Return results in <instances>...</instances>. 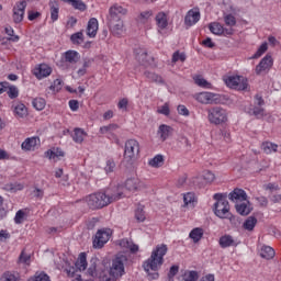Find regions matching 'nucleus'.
Returning <instances> with one entry per match:
<instances>
[{"label":"nucleus","mask_w":281,"mask_h":281,"mask_svg":"<svg viewBox=\"0 0 281 281\" xmlns=\"http://www.w3.org/2000/svg\"><path fill=\"white\" fill-rule=\"evenodd\" d=\"M32 259V256L25 254V250H22L19 262H22L23 265H30V260Z\"/></svg>","instance_id":"obj_56"},{"label":"nucleus","mask_w":281,"mask_h":281,"mask_svg":"<svg viewBox=\"0 0 281 281\" xmlns=\"http://www.w3.org/2000/svg\"><path fill=\"white\" fill-rule=\"evenodd\" d=\"M261 258L266 260H271L276 256V250L271 246H263L260 251Z\"/></svg>","instance_id":"obj_27"},{"label":"nucleus","mask_w":281,"mask_h":281,"mask_svg":"<svg viewBox=\"0 0 281 281\" xmlns=\"http://www.w3.org/2000/svg\"><path fill=\"white\" fill-rule=\"evenodd\" d=\"M29 281H52L49 280V276L45 272H36L33 278L29 279Z\"/></svg>","instance_id":"obj_48"},{"label":"nucleus","mask_w":281,"mask_h":281,"mask_svg":"<svg viewBox=\"0 0 281 281\" xmlns=\"http://www.w3.org/2000/svg\"><path fill=\"white\" fill-rule=\"evenodd\" d=\"M25 8H27V1L22 0L20 2H16L13 7V23H22L23 19L25 16Z\"/></svg>","instance_id":"obj_12"},{"label":"nucleus","mask_w":281,"mask_h":281,"mask_svg":"<svg viewBox=\"0 0 281 281\" xmlns=\"http://www.w3.org/2000/svg\"><path fill=\"white\" fill-rule=\"evenodd\" d=\"M88 273L92 278H98L100 281H115L113 274H111V270L104 263H101L97 257L91 258Z\"/></svg>","instance_id":"obj_4"},{"label":"nucleus","mask_w":281,"mask_h":281,"mask_svg":"<svg viewBox=\"0 0 281 281\" xmlns=\"http://www.w3.org/2000/svg\"><path fill=\"white\" fill-rule=\"evenodd\" d=\"M178 60H181V63H186V54H180L179 50L175 52L172 55V63H178Z\"/></svg>","instance_id":"obj_58"},{"label":"nucleus","mask_w":281,"mask_h":281,"mask_svg":"<svg viewBox=\"0 0 281 281\" xmlns=\"http://www.w3.org/2000/svg\"><path fill=\"white\" fill-rule=\"evenodd\" d=\"M50 91H60L63 89V80L55 79L53 85L49 87Z\"/></svg>","instance_id":"obj_57"},{"label":"nucleus","mask_w":281,"mask_h":281,"mask_svg":"<svg viewBox=\"0 0 281 281\" xmlns=\"http://www.w3.org/2000/svg\"><path fill=\"white\" fill-rule=\"evenodd\" d=\"M193 80L195 85H198V87H202L203 89H212V83H210L207 80H205L201 76L194 77Z\"/></svg>","instance_id":"obj_39"},{"label":"nucleus","mask_w":281,"mask_h":281,"mask_svg":"<svg viewBox=\"0 0 281 281\" xmlns=\"http://www.w3.org/2000/svg\"><path fill=\"white\" fill-rule=\"evenodd\" d=\"M64 58H65L66 63H70V65H76V63H78V60H80V56H79L78 52H76V50L66 52Z\"/></svg>","instance_id":"obj_25"},{"label":"nucleus","mask_w":281,"mask_h":281,"mask_svg":"<svg viewBox=\"0 0 281 281\" xmlns=\"http://www.w3.org/2000/svg\"><path fill=\"white\" fill-rule=\"evenodd\" d=\"M168 254V246L166 244L158 245L156 249L153 250L151 256L148 260H146L143 265L144 270L150 276V271H155L151 273V279L157 280L159 278V269H161V265H164V256Z\"/></svg>","instance_id":"obj_3"},{"label":"nucleus","mask_w":281,"mask_h":281,"mask_svg":"<svg viewBox=\"0 0 281 281\" xmlns=\"http://www.w3.org/2000/svg\"><path fill=\"white\" fill-rule=\"evenodd\" d=\"M104 170H105L106 175L113 172V170H115V161L108 160Z\"/></svg>","instance_id":"obj_61"},{"label":"nucleus","mask_w":281,"mask_h":281,"mask_svg":"<svg viewBox=\"0 0 281 281\" xmlns=\"http://www.w3.org/2000/svg\"><path fill=\"white\" fill-rule=\"evenodd\" d=\"M189 238H192L193 243H199V240L203 238V228L201 227L193 228L189 234Z\"/></svg>","instance_id":"obj_34"},{"label":"nucleus","mask_w":281,"mask_h":281,"mask_svg":"<svg viewBox=\"0 0 281 281\" xmlns=\"http://www.w3.org/2000/svg\"><path fill=\"white\" fill-rule=\"evenodd\" d=\"M124 187L119 186L116 189V193H92L85 199L88 207L90 210H102V207H106V205H111V203H115V201H120L123 196H126L124 193Z\"/></svg>","instance_id":"obj_1"},{"label":"nucleus","mask_w":281,"mask_h":281,"mask_svg":"<svg viewBox=\"0 0 281 281\" xmlns=\"http://www.w3.org/2000/svg\"><path fill=\"white\" fill-rule=\"evenodd\" d=\"M158 135H160V139H162V142H166V139L172 135V127L165 124L160 125L158 128Z\"/></svg>","instance_id":"obj_23"},{"label":"nucleus","mask_w":281,"mask_h":281,"mask_svg":"<svg viewBox=\"0 0 281 281\" xmlns=\"http://www.w3.org/2000/svg\"><path fill=\"white\" fill-rule=\"evenodd\" d=\"M229 201H247V192L243 189H234L233 192L228 194Z\"/></svg>","instance_id":"obj_18"},{"label":"nucleus","mask_w":281,"mask_h":281,"mask_svg":"<svg viewBox=\"0 0 281 281\" xmlns=\"http://www.w3.org/2000/svg\"><path fill=\"white\" fill-rule=\"evenodd\" d=\"M224 23L228 27H234V25H236V16H234L233 14L225 15L224 16Z\"/></svg>","instance_id":"obj_52"},{"label":"nucleus","mask_w":281,"mask_h":281,"mask_svg":"<svg viewBox=\"0 0 281 281\" xmlns=\"http://www.w3.org/2000/svg\"><path fill=\"white\" fill-rule=\"evenodd\" d=\"M255 104L257 105L249 111L250 115H255V117H263L265 109L262 106L265 105V100L262 99V97L257 94L255 97Z\"/></svg>","instance_id":"obj_13"},{"label":"nucleus","mask_w":281,"mask_h":281,"mask_svg":"<svg viewBox=\"0 0 281 281\" xmlns=\"http://www.w3.org/2000/svg\"><path fill=\"white\" fill-rule=\"evenodd\" d=\"M148 165L151 166V168H161V166H164V156L156 155L149 160Z\"/></svg>","instance_id":"obj_37"},{"label":"nucleus","mask_w":281,"mask_h":281,"mask_svg":"<svg viewBox=\"0 0 281 281\" xmlns=\"http://www.w3.org/2000/svg\"><path fill=\"white\" fill-rule=\"evenodd\" d=\"M127 12L120 4H114L109 9L106 25L113 36H122L124 34V20H122V16L126 15Z\"/></svg>","instance_id":"obj_2"},{"label":"nucleus","mask_w":281,"mask_h":281,"mask_svg":"<svg viewBox=\"0 0 281 281\" xmlns=\"http://www.w3.org/2000/svg\"><path fill=\"white\" fill-rule=\"evenodd\" d=\"M45 155L48 157V159H56V157H65V151H63L60 148H57L55 151L47 150Z\"/></svg>","instance_id":"obj_43"},{"label":"nucleus","mask_w":281,"mask_h":281,"mask_svg":"<svg viewBox=\"0 0 281 281\" xmlns=\"http://www.w3.org/2000/svg\"><path fill=\"white\" fill-rule=\"evenodd\" d=\"M115 128H117L116 124L105 125L100 127V133L104 135L105 133H111V131H115Z\"/></svg>","instance_id":"obj_59"},{"label":"nucleus","mask_w":281,"mask_h":281,"mask_svg":"<svg viewBox=\"0 0 281 281\" xmlns=\"http://www.w3.org/2000/svg\"><path fill=\"white\" fill-rule=\"evenodd\" d=\"M70 41L74 45H82L85 43V34H82V31L74 33L70 36Z\"/></svg>","instance_id":"obj_38"},{"label":"nucleus","mask_w":281,"mask_h":281,"mask_svg":"<svg viewBox=\"0 0 281 281\" xmlns=\"http://www.w3.org/2000/svg\"><path fill=\"white\" fill-rule=\"evenodd\" d=\"M213 199L216 201V203L213 205V212L215 216H217V218H229L231 221H234V218H236L229 212V202L227 201V194L215 193L213 195Z\"/></svg>","instance_id":"obj_5"},{"label":"nucleus","mask_w":281,"mask_h":281,"mask_svg":"<svg viewBox=\"0 0 281 281\" xmlns=\"http://www.w3.org/2000/svg\"><path fill=\"white\" fill-rule=\"evenodd\" d=\"M64 3H69L75 10L79 12H85L87 10V4L82 0H61Z\"/></svg>","instance_id":"obj_24"},{"label":"nucleus","mask_w":281,"mask_h":281,"mask_svg":"<svg viewBox=\"0 0 281 281\" xmlns=\"http://www.w3.org/2000/svg\"><path fill=\"white\" fill-rule=\"evenodd\" d=\"M120 245L121 247H126V249H130L131 254H137L139 251V246L133 241H128V239H122Z\"/></svg>","instance_id":"obj_32"},{"label":"nucleus","mask_w":281,"mask_h":281,"mask_svg":"<svg viewBox=\"0 0 281 281\" xmlns=\"http://www.w3.org/2000/svg\"><path fill=\"white\" fill-rule=\"evenodd\" d=\"M150 16H153V12L144 11L136 18V21L137 23L144 25V23H146L150 19Z\"/></svg>","instance_id":"obj_45"},{"label":"nucleus","mask_w":281,"mask_h":281,"mask_svg":"<svg viewBox=\"0 0 281 281\" xmlns=\"http://www.w3.org/2000/svg\"><path fill=\"white\" fill-rule=\"evenodd\" d=\"M98 34V19L92 18L88 22L87 26V35L90 38H95V35Z\"/></svg>","instance_id":"obj_19"},{"label":"nucleus","mask_w":281,"mask_h":281,"mask_svg":"<svg viewBox=\"0 0 281 281\" xmlns=\"http://www.w3.org/2000/svg\"><path fill=\"white\" fill-rule=\"evenodd\" d=\"M216 94L212 92H200L195 94V100L199 101L201 104H213Z\"/></svg>","instance_id":"obj_17"},{"label":"nucleus","mask_w":281,"mask_h":281,"mask_svg":"<svg viewBox=\"0 0 281 281\" xmlns=\"http://www.w3.org/2000/svg\"><path fill=\"white\" fill-rule=\"evenodd\" d=\"M177 111H178L179 115H184V116L190 115V110H188V108H186V105H178Z\"/></svg>","instance_id":"obj_62"},{"label":"nucleus","mask_w":281,"mask_h":281,"mask_svg":"<svg viewBox=\"0 0 281 281\" xmlns=\"http://www.w3.org/2000/svg\"><path fill=\"white\" fill-rule=\"evenodd\" d=\"M139 157V143L135 139H128L125 143L123 164L126 168H131Z\"/></svg>","instance_id":"obj_6"},{"label":"nucleus","mask_w":281,"mask_h":281,"mask_svg":"<svg viewBox=\"0 0 281 281\" xmlns=\"http://www.w3.org/2000/svg\"><path fill=\"white\" fill-rule=\"evenodd\" d=\"M258 225V218L256 216H249L247 220L244 222V229L247 232H254V228Z\"/></svg>","instance_id":"obj_28"},{"label":"nucleus","mask_w":281,"mask_h":281,"mask_svg":"<svg viewBox=\"0 0 281 281\" xmlns=\"http://www.w3.org/2000/svg\"><path fill=\"white\" fill-rule=\"evenodd\" d=\"M14 221L16 225H21L25 221V212L23 210L18 211Z\"/></svg>","instance_id":"obj_55"},{"label":"nucleus","mask_w":281,"mask_h":281,"mask_svg":"<svg viewBox=\"0 0 281 281\" xmlns=\"http://www.w3.org/2000/svg\"><path fill=\"white\" fill-rule=\"evenodd\" d=\"M37 142H38V138L36 137L26 138L22 143L21 148L22 150H34V148H36Z\"/></svg>","instance_id":"obj_26"},{"label":"nucleus","mask_w":281,"mask_h":281,"mask_svg":"<svg viewBox=\"0 0 281 281\" xmlns=\"http://www.w3.org/2000/svg\"><path fill=\"white\" fill-rule=\"evenodd\" d=\"M85 137H87V133H85L82 128H75L72 139L76 144H82V142H85Z\"/></svg>","instance_id":"obj_36"},{"label":"nucleus","mask_w":281,"mask_h":281,"mask_svg":"<svg viewBox=\"0 0 281 281\" xmlns=\"http://www.w3.org/2000/svg\"><path fill=\"white\" fill-rule=\"evenodd\" d=\"M202 178L204 181H206V184L213 183V181L216 179V177L214 176V173L212 171H204L202 175Z\"/></svg>","instance_id":"obj_54"},{"label":"nucleus","mask_w":281,"mask_h":281,"mask_svg":"<svg viewBox=\"0 0 281 281\" xmlns=\"http://www.w3.org/2000/svg\"><path fill=\"white\" fill-rule=\"evenodd\" d=\"M8 89L7 94L11 100L19 98V88H16V86L9 85Z\"/></svg>","instance_id":"obj_51"},{"label":"nucleus","mask_w":281,"mask_h":281,"mask_svg":"<svg viewBox=\"0 0 281 281\" xmlns=\"http://www.w3.org/2000/svg\"><path fill=\"white\" fill-rule=\"evenodd\" d=\"M48 5L50 8V19L53 22L58 21V12L60 11V4L58 3V0H50L48 2Z\"/></svg>","instance_id":"obj_20"},{"label":"nucleus","mask_w":281,"mask_h":281,"mask_svg":"<svg viewBox=\"0 0 281 281\" xmlns=\"http://www.w3.org/2000/svg\"><path fill=\"white\" fill-rule=\"evenodd\" d=\"M206 111H207V120L210 124H214L215 126H218L227 122V110L221 106H214V108L207 109Z\"/></svg>","instance_id":"obj_8"},{"label":"nucleus","mask_w":281,"mask_h":281,"mask_svg":"<svg viewBox=\"0 0 281 281\" xmlns=\"http://www.w3.org/2000/svg\"><path fill=\"white\" fill-rule=\"evenodd\" d=\"M267 49H269V46L267 45V43H262L257 52L249 58V60H256L257 58H260V56H262V54H265Z\"/></svg>","instance_id":"obj_40"},{"label":"nucleus","mask_w":281,"mask_h":281,"mask_svg":"<svg viewBox=\"0 0 281 281\" xmlns=\"http://www.w3.org/2000/svg\"><path fill=\"white\" fill-rule=\"evenodd\" d=\"M200 20H201V12H199L198 10L191 9L184 18V24L187 25V27H192V25H195V23H199Z\"/></svg>","instance_id":"obj_15"},{"label":"nucleus","mask_w":281,"mask_h":281,"mask_svg":"<svg viewBox=\"0 0 281 281\" xmlns=\"http://www.w3.org/2000/svg\"><path fill=\"white\" fill-rule=\"evenodd\" d=\"M158 113L161 115H170V108L168 106V103H165L162 106L158 109Z\"/></svg>","instance_id":"obj_63"},{"label":"nucleus","mask_w":281,"mask_h":281,"mask_svg":"<svg viewBox=\"0 0 281 281\" xmlns=\"http://www.w3.org/2000/svg\"><path fill=\"white\" fill-rule=\"evenodd\" d=\"M46 104L47 102L43 98H36L32 102V105L34 106V109H36V111H43Z\"/></svg>","instance_id":"obj_42"},{"label":"nucleus","mask_w":281,"mask_h":281,"mask_svg":"<svg viewBox=\"0 0 281 281\" xmlns=\"http://www.w3.org/2000/svg\"><path fill=\"white\" fill-rule=\"evenodd\" d=\"M135 218L136 221H138L139 223H144L146 221V213L144 212V206L139 205L136 210H135Z\"/></svg>","instance_id":"obj_44"},{"label":"nucleus","mask_w":281,"mask_h":281,"mask_svg":"<svg viewBox=\"0 0 281 281\" xmlns=\"http://www.w3.org/2000/svg\"><path fill=\"white\" fill-rule=\"evenodd\" d=\"M209 30L215 36H223V26L218 22H213L209 24Z\"/></svg>","instance_id":"obj_35"},{"label":"nucleus","mask_w":281,"mask_h":281,"mask_svg":"<svg viewBox=\"0 0 281 281\" xmlns=\"http://www.w3.org/2000/svg\"><path fill=\"white\" fill-rule=\"evenodd\" d=\"M3 278L5 281H16V276H14L13 273H10V272H5L3 274Z\"/></svg>","instance_id":"obj_64"},{"label":"nucleus","mask_w":281,"mask_h":281,"mask_svg":"<svg viewBox=\"0 0 281 281\" xmlns=\"http://www.w3.org/2000/svg\"><path fill=\"white\" fill-rule=\"evenodd\" d=\"M225 85H227L231 89L247 91V87H249V81L247 80V78L241 76H231L225 79Z\"/></svg>","instance_id":"obj_9"},{"label":"nucleus","mask_w":281,"mask_h":281,"mask_svg":"<svg viewBox=\"0 0 281 281\" xmlns=\"http://www.w3.org/2000/svg\"><path fill=\"white\" fill-rule=\"evenodd\" d=\"M5 34H8L9 41H12L13 43L19 42V35H14V30L12 26L5 27Z\"/></svg>","instance_id":"obj_53"},{"label":"nucleus","mask_w":281,"mask_h":281,"mask_svg":"<svg viewBox=\"0 0 281 281\" xmlns=\"http://www.w3.org/2000/svg\"><path fill=\"white\" fill-rule=\"evenodd\" d=\"M15 113L19 117H25L27 115V108L25 104L20 103L15 106Z\"/></svg>","instance_id":"obj_50"},{"label":"nucleus","mask_w":281,"mask_h":281,"mask_svg":"<svg viewBox=\"0 0 281 281\" xmlns=\"http://www.w3.org/2000/svg\"><path fill=\"white\" fill-rule=\"evenodd\" d=\"M139 188V179L137 178H128L125 181V189L128 190V192H135Z\"/></svg>","instance_id":"obj_29"},{"label":"nucleus","mask_w":281,"mask_h":281,"mask_svg":"<svg viewBox=\"0 0 281 281\" xmlns=\"http://www.w3.org/2000/svg\"><path fill=\"white\" fill-rule=\"evenodd\" d=\"M184 281H196L199 280V272L192 270V271H187L183 276Z\"/></svg>","instance_id":"obj_49"},{"label":"nucleus","mask_w":281,"mask_h":281,"mask_svg":"<svg viewBox=\"0 0 281 281\" xmlns=\"http://www.w3.org/2000/svg\"><path fill=\"white\" fill-rule=\"evenodd\" d=\"M261 148L266 155H271V153H278V145L271 142H265L261 144Z\"/></svg>","instance_id":"obj_33"},{"label":"nucleus","mask_w":281,"mask_h":281,"mask_svg":"<svg viewBox=\"0 0 281 281\" xmlns=\"http://www.w3.org/2000/svg\"><path fill=\"white\" fill-rule=\"evenodd\" d=\"M144 76L148 79L149 82H156L158 85H164V78L161 76L151 72V71H145Z\"/></svg>","instance_id":"obj_31"},{"label":"nucleus","mask_w":281,"mask_h":281,"mask_svg":"<svg viewBox=\"0 0 281 281\" xmlns=\"http://www.w3.org/2000/svg\"><path fill=\"white\" fill-rule=\"evenodd\" d=\"M192 183L195 186V188H205L207 186V182L203 179V176H198L192 178Z\"/></svg>","instance_id":"obj_47"},{"label":"nucleus","mask_w":281,"mask_h":281,"mask_svg":"<svg viewBox=\"0 0 281 281\" xmlns=\"http://www.w3.org/2000/svg\"><path fill=\"white\" fill-rule=\"evenodd\" d=\"M184 205H194L196 203V195L194 192H188L183 195Z\"/></svg>","instance_id":"obj_41"},{"label":"nucleus","mask_w":281,"mask_h":281,"mask_svg":"<svg viewBox=\"0 0 281 281\" xmlns=\"http://www.w3.org/2000/svg\"><path fill=\"white\" fill-rule=\"evenodd\" d=\"M156 23L160 30H166V27H168V18L166 16V13H158L156 15Z\"/></svg>","instance_id":"obj_30"},{"label":"nucleus","mask_w":281,"mask_h":281,"mask_svg":"<svg viewBox=\"0 0 281 281\" xmlns=\"http://www.w3.org/2000/svg\"><path fill=\"white\" fill-rule=\"evenodd\" d=\"M111 234H112L111 228L99 229L92 243L94 249H102V247H104V245L109 243L111 238Z\"/></svg>","instance_id":"obj_10"},{"label":"nucleus","mask_w":281,"mask_h":281,"mask_svg":"<svg viewBox=\"0 0 281 281\" xmlns=\"http://www.w3.org/2000/svg\"><path fill=\"white\" fill-rule=\"evenodd\" d=\"M136 58L140 65H150V61L148 60V53L146 50L138 53Z\"/></svg>","instance_id":"obj_46"},{"label":"nucleus","mask_w":281,"mask_h":281,"mask_svg":"<svg viewBox=\"0 0 281 281\" xmlns=\"http://www.w3.org/2000/svg\"><path fill=\"white\" fill-rule=\"evenodd\" d=\"M179 273V266H171L169 273H168V280H173L175 276Z\"/></svg>","instance_id":"obj_60"},{"label":"nucleus","mask_w":281,"mask_h":281,"mask_svg":"<svg viewBox=\"0 0 281 281\" xmlns=\"http://www.w3.org/2000/svg\"><path fill=\"white\" fill-rule=\"evenodd\" d=\"M273 67V58L271 55H266L259 63V65L256 66V74L257 76H260L262 71H267L268 69H271Z\"/></svg>","instance_id":"obj_14"},{"label":"nucleus","mask_w":281,"mask_h":281,"mask_svg":"<svg viewBox=\"0 0 281 281\" xmlns=\"http://www.w3.org/2000/svg\"><path fill=\"white\" fill-rule=\"evenodd\" d=\"M33 74L38 80H43V78H47V76L52 75V67L47 64H41L40 67L33 70Z\"/></svg>","instance_id":"obj_16"},{"label":"nucleus","mask_w":281,"mask_h":281,"mask_svg":"<svg viewBox=\"0 0 281 281\" xmlns=\"http://www.w3.org/2000/svg\"><path fill=\"white\" fill-rule=\"evenodd\" d=\"M87 269V252H80L75 267L66 268L65 271L69 278L76 276V271H85Z\"/></svg>","instance_id":"obj_11"},{"label":"nucleus","mask_w":281,"mask_h":281,"mask_svg":"<svg viewBox=\"0 0 281 281\" xmlns=\"http://www.w3.org/2000/svg\"><path fill=\"white\" fill-rule=\"evenodd\" d=\"M236 241L234 240V237L231 235H224L220 238V247L222 249H227V247H236Z\"/></svg>","instance_id":"obj_22"},{"label":"nucleus","mask_w":281,"mask_h":281,"mask_svg":"<svg viewBox=\"0 0 281 281\" xmlns=\"http://www.w3.org/2000/svg\"><path fill=\"white\" fill-rule=\"evenodd\" d=\"M236 212L240 214L241 216H248V214H251V203L250 202H243L240 204H236Z\"/></svg>","instance_id":"obj_21"},{"label":"nucleus","mask_w":281,"mask_h":281,"mask_svg":"<svg viewBox=\"0 0 281 281\" xmlns=\"http://www.w3.org/2000/svg\"><path fill=\"white\" fill-rule=\"evenodd\" d=\"M128 262V257L125 254L119 252L112 261L110 273L113 280H120L126 272L124 271V265Z\"/></svg>","instance_id":"obj_7"}]
</instances>
